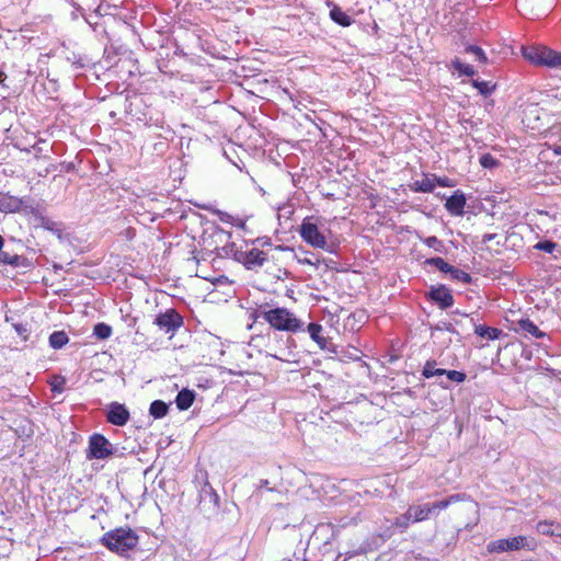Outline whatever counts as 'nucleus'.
Here are the masks:
<instances>
[{
  "label": "nucleus",
  "mask_w": 561,
  "mask_h": 561,
  "mask_svg": "<svg viewBox=\"0 0 561 561\" xmlns=\"http://www.w3.org/2000/svg\"><path fill=\"white\" fill-rule=\"evenodd\" d=\"M230 238V232L213 226V243H216L215 251L218 256L233 255V257L248 270L260 267L267 261L266 253L260 249L253 248L244 252L236 250L234 243L229 241Z\"/></svg>",
  "instance_id": "f257e3e1"
},
{
  "label": "nucleus",
  "mask_w": 561,
  "mask_h": 561,
  "mask_svg": "<svg viewBox=\"0 0 561 561\" xmlns=\"http://www.w3.org/2000/svg\"><path fill=\"white\" fill-rule=\"evenodd\" d=\"M260 317L277 331L296 333L304 329L302 321L286 308L264 310L260 312Z\"/></svg>",
  "instance_id": "f03ea898"
},
{
  "label": "nucleus",
  "mask_w": 561,
  "mask_h": 561,
  "mask_svg": "<svg viewBox=\"0 0 561 561\" xmlns=\"http://www.w3.org/2000/svg\"><path fill=\"white\" fill-rule=\"evenodd\" d=\"M138 535L130 528H116L105 533L101 542L112 552L124 554L138 545Z\"/></svg>",
  "instance_id": "7ed1b4c3"
},
{
  "label": "nucleus",
  "mask_w": 561,
  "mask_h": 561,
  "mask_svg": "<svg viewBox=\"0 0 561 561\" xmlns=\"http://www.w3.org/2000/svg\"><path fill=\"white\" fill-rule=\"evenodd\" d=\"M299 234L301 239L312 248L322 249L330 253L334 252L333 244H329L324 232L313 217H306L302 220Z\"/></svg>",
  "instance_id": "20e7f679"
},
{
  "label": "nucleus",
  "mask_w": 561,
  "mask_h": 561,
  "mask_svg": "<svg viewBox=\"0 0 561 561\" xmlns=\"http://www.w3.org/2000/svg\"><path fill=\"white\" fill-rule=\"evenodd\" d=\"M536 547L537 542L535 538L519 535L511 538H501L490 541L486 545V551L489 553H503L519 550L534 551Z\"/></svg>",
  "instance_id": "39448f33"
},
{
  "label": "nucleus",
  "mask_w": 561,
  "mask_h": 561,
  "mask_svg": "<svg viewBox=\"0 0 561 561\" xmlns=\"http://www.w3.org/2000/svg\"><path fill=\"white\" fill-rule=\"evenodd\" d=\"M554 0H516L519 12L528 19H539L553 7Z\"/></svg>",
  "instance_id": "423d86ee"
},
{
  "label": "nucleus",
  "mask_w": 561,
  "mask_h": 561,
  "mask_svg": "<svg viewBox=\"0 0 561 561\" xmlns=\"http://www.w3.org/2000/svg\"><path fill=\"white\" fill-rule=\"evenodd\" d=\"M114 454L113 445L101 434H93L89 439L88 459H106Z\"/></svg>",
  "instance_id": "0eeeda50"
},
{
  "label": "nucleus",
  "mask_w": 561,
  "mask_h": 561,
  "mask_svg": "<svg viewBox=\"0 0 561 561\" xmlns=\"http://www.w3.org/2000/svg\"><path fill=\"white\" fill-rule=\"evenodd\" d=\"M154 323L165 333H169L180 328L183 323V320L175 310L169 309L165 312L160 313L156 318Z\"/></svg>",
  "instance_id": "6e6552de"
},
{
  "label": "nucleus",
  "mask_w": 561,
  "mask_h": 561,
  "mask_svg": "<svg viewBox=\"0 0 561 561\" xmlns=\"http://www.w3.org/2000/svg\"><path fill=\"white\" fill-rule=\"evenodd\" d=\"M130 414L124 404L113 402L106 414L107 422L116 426H124L129 421Z\"/></svg>",
  "instance_id": "1a4fd4ad"
},
{
  "label": "nucleus",
  "mask_w": 561,
  "mask_h": 561,
  "mask_svg": "<svg viewBox=\"0 0 561 561\" xmlns=\"http://www.w3.org/2000/svg\"><path fill=\"white\" fill-rule=\"evenodd\" d=\"M307 331L311 340L316 342L317 345L322 351L335 352L333 350V344L331 343V341L323 335V327L321 324L313 322L309 323V325L307 327Z\"/></svg>",
  "instance_id": "9d476101"
},
{
  "label": "nucleus",
  "mask_w": 561,
  "mask_h": 561,
  "mask_svg": "<svg viewBox=\"0 0 561 561\" xmlns=\"http://www.w3.org/2000/svg\"><path fill=\"white\" fill-rule=\"evenodd\" d=\"M431 299L438 305L440 309H447L454 305V296L445 286L432 288L430 291Z\"/></svg>",
  "instance_id": "9b49d317"
},
{
  "label": "nucleus",
  "mask_w": 561,
  "mask_h": 561,
  "mask_svg": "<svg viewBox=\"0 0 561 561\" xmlns=\"http://www.w3.org/2000/svg\"><path fill=\"white\" fill-rule=\"evenodd\" d=\"M466 196L457 191L445 203V208L453 216H461L466 206Z\"/></svg>",
  "instance_id": "f8f14e48"
},
{
  "label": "nucleus",
  "mask_w": 561,
  "mask_h": 561,
  "mask_svg": "<svg viewBox=\"0 0 561 561\" xmlns=\"http://www.w3.org/2000/svg\"><path fill=\"white\" fill-rule=\"evenodd\" d=\"M327 5L330 8V19L340 26L348 27L353 24L354 20L344 12L337 4L332 1H327Z\"/></svg>",
  "instance_id": "ddd939ff"
},
{
  "label": "nucleus",
  "mask_w": 561,
  "mask_h": 561,
  "mask_svg": "<svg viewBox=\"0 0 561 561\" xmlns=\"http://www.w3.org/2000/svg\"><path fill=\"white\" fill-rule=\"evenodd\" d=\"M546 47L547 46H543V45L525 46L522 49L523 57L526 60H528L530 64L541 67L543 51H546Z\"/></svg>",
  "instance_id": "4468645a"
},
{
  "label": "nucleus",
  "mask_w": 561,
  "mask_h": 561,
  "mask_svg": "<svg viewBox=\"0 0 561 561\" xmlns=\"http://www.w3.org/2000/svg\"><path fill=\"white\" fill-rule=\"evenodd\" d=\"M23 201L9 194L0 193V211L15 213L22 207Z\"/></svg>",
  "instance_id": "2eb2a0df"
},
{
  "label": "nucleus",
  "mask_w": 561,
  "mask_h": 561,
  "mask_svg": "<svg viewBox=\"0 0 561 561\" xmlns=\"http://www.w3.org/2000/svg\"><path fill=\"white\" fill-rule=\"evenodd\" d=\"M466 500V494L463 493H455L449 495L448 497L434 502V503H427L428 507L431 508V515H433L436 511H443L448 508L451 504L462 502Z\"/></svg>",
  "instance_id": "dca6fc26"
},
{
  "label": "nucleus",
  "mask_w": 561,
  "mask_h": 561,
  "mask_svg": "<svg viewBox=\"0 0 561 561\" xmlns=\"http://www.w3.org/2000/svg\"><path fill=\"white\" fill-rule=\"evenodd\" d=\"M541 67L553 69L561 68V53H558L549 47H546V51H543Z\"/></svg>",
  "instance_id": "f3484780"
},
{
  "label": "nucleus",
  "mask_w": 561,
  "mask_h": 561,
  "mask_svg": "<svg viewBox=\"0 0 561 561\" xmlns=\"http://www.w3.org/2000/svg\"><path fill=\"white\" fill-rule=\"evenodd\" d=\"M410 188L415 193H432L435 190L433 174L431 176L425 174V178L423 180L414 181L410 185Z\"/></svg>",
  "instance_id": "a211bd4d"
},
{
  "label": "nucleus",
  "mask_w": 561,
  "mask_h": 561,
  "mask_svg": "<svg viewBox=\"0 0 561 561\" xmlns=\"http://www.w3.org/2000/svg\"><path fill=\"white\" fill-rule=\"evenodd\" d=\"M517 324H518V328L525 334H528L530 336L541 339L546 335L545 332L539 330V328L528 318L518 320Z\"/></svg>",
  "instance_id": "6ab92c4d"
},
{
  "label": "nucleus",
  "mask_w": 561,
  "mask_h": 561,
  "mask_svg": "<svg viewBox=\"0 0 561 561\" xmlns=\"http://www.w3.org/2000/svg\"><path fill=\"white\" fill-rule=\"evenodd\" d=\"M407 511L412 515L413 523L426 520L431 516V508L428 507V504L412 505Z\"/></svg>",
  "instance_id": "aec40b11"
},
{
  "label": "nucleus",
  "mask_w": 561,
  "mask_h": 561,
  "mask_svg": "<svg viewBox=\"0 0 561 561\" xmlns=\"http://www.w3.org/2000/svg\"><path fill=\"white\" fill-rule=\"evenodd\" d=\"M194 398L195 396L193 391L183 389L178 393L175 404L181 411L187 410L193 404Z\"/></svg>",
  "instance_id": "412c9836"
},
{
  "label": "nucleus",
  "mask_w": 561,
  "mask_h": 561,
  "mask_svg": "<svg viewBox=\"0 0 561 561\" xmlns=\"http://www.w3.org/2000/svg\"><path fill=\"white\" fill-rule=\"evenodd\" d=\"M219 285H225L227 288V290L224 291L225 298H217V299L213 298V302L227 301L228 298L232 297V295H233V289L231 287V283L225 276H220V277H216V278L213 277V287H214L213 294H215L217 291L216 287Z\"/></svg>",
  "instance_id": "4be33fe9"
},
{
  "label": "nucleus",
  "mask_w": 561,
  "mask_h": 561,
  "mask_svg": "<svg viewBox=\"0 0 561 561\" xmlns=\"http://www.w3.org/2000/svg\"><path fill=\"white\" fill-rule=\"evenodd\" d=\"M213 214L217 215L220 221L229 224L231 227L244 228L245 226V221L242 218L232 216L226 211L213 208Z\"/></svg>",
  "instance_id": "5701e85b"
},
{
  "label": "nucleus",
  "mask_w": 561,
  "mask_h": 561,
  "mask_svg": "<svg viewBox=\"0 0 561 561\" xmlns=\"http://www.w3.org/2000/svg\"><path fill=\"white\" fill-rule=\"evenodd\" d=\"M449 68L456 70L459 76L473 77L477 73L471 65L462 62L458 57L450 61Z\"/></svg>",
  "instance_id": "b1692460"
},
{
  "label": "nucleus",
  "mask_w": 561,
  "mask_h": 561,
  "mask_svg": "<svg viewBox=\"0 0 561 561\" xmlns=\"http://www.w3.org/2000/svg\"><path fill=\"white\" fill-rule=\"evenodd\" d=\"M474 333L481 337H486L488 340H496L502 334V331L496 328L486 327L483 324L474 325Z\"/></svg>",
  "instance_id": "393cba45"
},
{
  "label": "nucleus",
  "mask_w": 561,
  "mask_h": 561,
  "mask_svg": "<svg viewBox=\"0 0 561 561\" xmlns=\"http://www.w3.org/2000/svg\"><path fill=\"white\" fill-rule=\"evenodd\" d=\"M68 341V335L64 331H55L49 336V345L55 350L61 348Z\"/></svg>",
  "instance_id": "a878e982"
},
{
  "label": "nucleus",
  "mask_w": 561,
  "mask_h": 561,
  "mask_svg": "<svg viewBox=\"0 0 561 561\" xmlns=\"http://www.w3.org/2000/svg\"><path fill=\"white\" fill-rule=\"evenodd\" d=\"M169 405L165 402L156 400L150 404L149 413L154 419H161L167 415Z\"/></svg>",
  "instance_id": "bb28decb"
},
{
  "label": "nucleus",
  "mask_w": 561,
  "mask_h": 561,
  "mask_svg": "<svg viewBox=\"0 0 561 561\" xmlns=\"http://www.w3.org/2000/svg\"><path fill=\"white\" fill-rule=\"evenodd\" d=\"M446 369L436 368V362L435 360H427L423 367L422 375L425 378H432L434 376H443L445 375Z\"/></svg>",
  "instance_id": "cd10ccee"
},
{
  "label": "nucleus",
  "mask_w": 561,
  "mask_h": 561,
  "mask_svg": "<svg viewBox=\"0 0 561 561\" xmlns=\"http://www.w3.org/2000/svg\"><path fill=\"white\" fill-rule=\"evenodd\" d=\"M195 481L199 485L203 484V486L201 489V493H199L201 501L206 500L207 496L210 495V491L208 488V481H207V472L198 471V473L195 477Z\"/></svg>",
  "instance_id": "c85d7f7f"
},
{
  "label": "nucleus",
  "mask_w": 561,
  "mask_h": 561,
  "mask_svg": "<svg viewBox=\"0 0 561 561\" xmlns=\"http://www.w3.org/2000/svg\"><path fill=\"white\" fill-rule=\"evenodd\" d=\"M466 54L473 55L474 59L479 61L480 64H486L488 57L483 49L476 45H469L465 48Z\"/></svg>",
  "instance_id": "c756f323"
},
{
  "label": "nucleus",
  "mask_w": 561,
  "mask_h": 561,
  "mask_svg": "<svg viewBox=\"0 0 561 561\" xmlns=\"http://www.w3.org/2000/svg\"><path fill=\"white\" fill-rule=\"evenodd\" d=\"M425 264L426 265H432V266H435L436 268H438L440 272L443 273H448L451 271V267L453 265H450L449 263H447L444 259L442 257H431V259H427L425 261Z\"/></svg>",
  "instance_id": "7c9ffc66"
},
{
  "label": "nucleus",
  "mask_w": 561,
  "mask_h": 561,
  "mask_svg": "<svg viewBox=\"0 0 561 561\" xmlns=\"http://www.w3.org/2000/svg\"><path fill=\"white\" fill-rule=\"evenodd\" d=\"M421 240L424 244H426L428 248H432L435 252L443 253L445 251V245L443 241L435 236L422 238Z\"/></svg>",
  "instance_id": "2f4dec72"
},
{
  "label": "nucleus",
  "mask_w": 561,
  "mask_h": 561,
  "mask_svg": "<svg viewBox=\"0 0 561 561\" xmlns=\"http://www.w3.org/2000/svg\"><path fill=\"white\" fill-rule=\"evenodd\" d=\"M449 274L454 280L461 282L462 284H470L472 282V277L469 273L455 266L451 267Z\"/></svg>",
  "instance_id": "473e14b6"
},
{
  "label": "nucleus",
  "mask_w": 561,
  "mask_h": 561,
  "mask_svg": "<svg viewBox=\"0 0 561 561\" xmlns=\"http://www.w3.org/2000/svg\"><path fill=\"white\" fill-rule=\"evenodd\" d=\"M472 85L476 89H478L480 94H482L484 96L490 95L495 90V85L492 84L490 81L472 80Z\"/></svg>",
  "instance_id": "72a5a7b5"
},
{
  "label": "nucleus",
  "mask_w": 561,
  "mask_h": 561,
  "mask_svg": "<svg viewBox=\"0 0 561 561\" xmlns=\"http://www.w3.org/2000/svg\"><path fill=\"white\" fill-rule=\"evenodd\" d=\"M411 523H413L412 515L407 511L394 519L393 526L404 531Z\"/></svg>",
  "instance_id": "f704fd0d"
},
{
  "label": "nucleus",
  "mask_w": 561,
  "mask_h": 561,
  "mask_svg": "<svg viewBox=\"0 0 561 561\" xmlns=\"http://www.w3.org/2000/svg\"><path fill=\"white\" fill-rule=\"evenodd\" d=\"M93 334L100 340L108 339L112 335V328L105 323H98L93 328Z\"/></svg>",
  "instance_id": "c9c22d12"
},
{
  "label": "nucleus",
  "mask_w": 561,
  "mask_h": 561,
  "mask_svg": "<svg viewBox=\"0 0 561 561\" xmlns=\"http://www.w3.org/2000/svg\"><path fill=\"white\" fill-rule=\"evenodd\" d=\"M221 345H222V343H221L219 337L213 339V350L215 348V346L221 347ZM218 352H219V355H220V358H218V360H219L218 365H219V367H225L224 365L225 364H229V360L225 359L224 357L227 354L231 353V347L228 346L227 350L219 348Z\"/></svg>",
  "instance_id": "e433bc0d"
},
{
  "label": "nucleus",
  "mask_w": 561,
  "mask_h": 561,
  "mask_svg": "<svg viewBox=\"0 0 561 561\" xmlns=\"http://www.w3.org/2000/svg\"><path fill=\"white\" fill-rule=\"evenodd\" d=\"M480 164L485 169L496 168L500 162L491 153H484L480 157Z\"/></svg>",
  "instance_id": "4c0bfd02"
},
{
  "label": "nucleus",
  "mask_w": 561,
  "mask_h": 561,
  "mask_svg": "<svg viewBox=\"0 0 561 561\" xmlns=\"http://www.w3.org/2000/svg\"><path fill=\"white\" fill-rule=\"evenodd\" d=\"M447 379L451 382L461 383L466 380V374L458 370H446Z\"/></svg>",
  "instance_id": "58836bf2"
},
{
  "label": "nucleus",
  "mask_w": 561,
  "mask_h": 561,
  "mask_svg": "<svg viewBox=\"0 0 561 561\" xmlns=\"http://www.w3.org/2000/svg\"><path fill=\"white\" fill-rule=\"evenodd\" d=\"M537 530L546 536H553V523L552 522H539L537 524Z\"/></svg>",
  "instance_id": "ea45409f"
},
{
  "label": "nucleus",
  "mask_w": 561,
  "mask_h": 561,
  "mask_svg": "<svg viewBox=\"0 0 561 561\" xmlns=\"http://www.w3.org/2000/svg\"><path fill=\"white\" fill-rule=\"evenodd\" d=\"M557 248V243L550 240L540 241L535 245V249L546 253H552Z\"/></svg>",
  "instance_id": "a19ab883"
},
{
  "label": "nucleus",
  "mask_w": 561,
  "mask_h": 561,
  "mask_svg": "<svg viewBox=\"0 0 561 561\" xmlns=\"http://www.w3.org/2000/svg\"><path fill=\"white\" fill-rule=\"evenodd\" d=\"M433 179L435 182V186L438 185L440 187H453L454 183L453 181L447 176H436L433 174Z\"/></svg>",
  "instance_id": "79ce46f5"
},
{
  "label": "nucleus",
  "mask_w": 561,
  "mask_h": 561,
  "mask_svg": "<svg viewBox=\"0 0 561 561\" xmlns=\"http://www.w3.org/2000/svg\"><path fill=\"white\" fill-rule=\"evenodd\" d=\"M439 329H444L450 333H455L456 330H455V327L453 323L450 322H440V324L438 325Z\"/></svg>",
  "instance_id": "37998d69"
},
{
  "label": "nucleus",
  "mask_w": 561,
  "mask_h": 561,
  "mask_svg": "<svg viewBox=\"0 0 561 561\" xmlns=\"http://www.w3.org/2000/svg\"><path fill=\"white\" fill-rule=\"evenodd\" d=\"M20 256L19 255H10L7 263L13 266H16L19 264Z\"/></svg>",
  "instance_id": "c03bdc74"
},
{
  "label": "nucleus",
  "mask_w": 561,
  "mask_h": 561,
  "mask_svg": "<svg viewBox=\"0 0 561 561\" xmlns=\"http://www.w3.org/2000/svg\"><path fill=\"white\" fill-rule=\"evenodd\" d=\"M553 536L561 538V524L553 523Z\"/></svg>",
  "instance_id": "a18cd8bd"
},
{
  "label": "nucleus",
  "mask_w": 561,
  "mask_h": 561,
  "mask_svg": "<svg viewBox=\"0 0 561 561\" xmlns=\"http://www.w3.org/2000/svg\"><path fill=\"white\" fill-rule=\"evenodd\" d=\"M496 237V233H485L482 236V242L488 243Z\"/></svg>",
  "instance_id": "49530a36"
},
{
  "label": "nucleus",
  "mask_w": 561,
  "mask_h": 561,
  "mask_svg": "<svg viewBox=\"0 0 561 561\" xmlns=\"http://www.w3.org/2000/svg\"><path fill=\"white\" fill-rule=\"evenodd\" d=\"M14 327H15L16 332L20 335H23V337L26 340V336L24 335V333L26 332V329L21 324H15Z\"/></svg>",
  "instance_id": "de8ad7c7"
},
{
  "label": "nucleus",
  "mask_w": 561,
  "mask_h": 561,
  "mask_svg": "<svg viewBox=\"0 0 561 561\" xmlns=\"http://www.w3.org/2000/svg\"><path fill=\"white\" fill-rule=\"evenodd\" d=\"M550 149L553 151L554 154L561 156V145L550 146Z\"/></svg>",
  "instance_id": "09e8293b"
},
{
  "label": "nucleus",
  "mask_w": 561,
  "mask_h": 561,
  "mask_svg": "<svg viewBox=\"0 0 561 561\" xmlns=\"http://www.w3.org/2000/svg\"><path fill=\"white\" fill-rule=\"evenodd\" d=\"M9 256L10 255L7 252H0V262L7 263Z\"/></svg>",
  "instance_id": "8fccbe9b"
},
{
  "label": "nucleus",
  "mask_w": 561,
  "mask_h": 561,
  "mask_svg": "<svg viewBox=\"0 0 561 561\" xmlns=\"http://www.w3.org/2000/svg\"><path fill=\"white\" fill-rule=\"evenodd\" d=\"M298 262L301 264L313 265V262L309 257L298 259Z\"/></svg>",
  "instance_id": "3c124183"
},
{
  "label": "nucleus",
  "mask_w": 561,
  "mask_h": 561,
  "mask_svg": "<svg viewBox=\"0 0 561 561\" xmlns=\"http://www.w3.org/2000/svg\"><path fill=\"white\" fill-rule=\"evenodd\" d=\"M283 561H306L305 558L295 557L294 559H284Z\"/></svg>",
  "instance_id": "603ef678"
},
{
  "label": "nucleus",
  "mask_w": 561,
  "mask_h": 561,
  "mask_svg": "<svg viewBox=\"0 0 561 561\" xmlns=\"http://www.w3.org/2000/svg\"><path fill=\"white\" fill-rule=\"evenodd\" d=\"M268 486V480H261L260 481V488H267Z\"/></svg>",
  "instance_id": "864d4df0"
},
{
  "label": "nucleus",
  "mask_w": 561,
  "mask_h": 561,
  "mask_svg": "<svg viewBox=\"0 0 561 561\" xmlns=\"http://www.w3.org/2000/svg\"><path fill=\"white\" fill-rule=\"evenodd\" d=\"M53 390H54V391L61 392V391H62V388H59V385H53Z\"/></svg>",
  "instance_id": "5fc2aeb1"
},
{
  "label": "nucleus",
  "mask_w": 561,
  "mask_h": 561,
  "mask_svg": "<svg viewBox=\"0 0 561 561\" xmlns=\"http://www.w3.org/2000/svg\"><path fill=\"white\" fill-rule=\"evenodd\" d=\"M2 247H3V239H2V237L0 236V250L2 249Z\"/></svg>",
  "instance_id": "6e6d98bb"
},
{
  "label": "nucleus",
  "mask_w": 561,
  "mask_h": 561,
  "mask_svg": "<svg viewBox=\"0 0 561 561\" xmlns=\"http://www.w3.org/2000/svg\"><path fill=\"white\" fill-rule=\"evenodd\" d=\"M213 497L215 499L216 502L218 501V495L215 492H213Z\"/></svg>",
  "instance_id": "4d7b16f0"
},
{
  "label": "nucleus",
  "mask_w": 561,
  "mask_h": 561,
  "mask_svg": "<svg viewBox=\"0 0 561 561\" xmlns=\"http://www.w3.org/2000/svg\"><path fill=\"white\" fill-rule=\"evenodd\" d=\"M440 385H442L444 388H448V387H449V385H448V383L440 382Z\"/></svg>",
  "instance_id": "13d9d810"
}]
</instances>
